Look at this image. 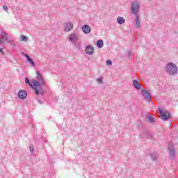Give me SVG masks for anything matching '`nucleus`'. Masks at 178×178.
Here are the masks:
<instances>
[{
    "label": "nucleus",
    "mask_w": 178,
    "mask_h": 178,
    "mask_svg": "<svg viewBox=\"0 0 178 178\" xmlns=\"http://www.w3.org/2000/svg\"><path fill=\"white\" fill-rule=\"evenodd\" d=\"M29 149H30L31 152H34V147H33V146L31 145L29 147Z\"/></svg>",
    "instance_id": "nucleus-27"
},
{
    "label": "nucleus",
    "mask_w": 178,
    "mask_h": 178,
    "mask_svg": "<svg viewBox=\"0 0 178 178\" xmlns=\"http://www.w3.org/2000/svg\"><path fill=\"white\" fill-rule=\"evenodd\" d=\"M24 56H25V58H26L27 60H29L30 58V56H29L28 54H23Z\"/></svg>",
    "instance_id": "nucleus-26"
},
{
    "label": "nucleus",
    "mask_w": 178,
    "mask_h": 178,
    "mask_svg": "<svg viewBox=\"0 0 178 178\" xmlns=\"http://www.w3.org/2000/svg\"><path fill=\"white\" fill-rule=\"evenodd\" d=\"M133 86L136 90H141V87H143V85L138 83V81L137 80L133 81Z\"/></svg>",
    "instance_id": "nucleus-13"
},
{
    "label": "nucleus",
    "mask_w": 178,
    "mask_h": 178,
    "mask_svg": "<svg viewBox=\"0 0 178 178\" xmlns=\"http://www.w3.org/2000/svg\"><path fill=\"white\" fill-rule=\"evenodd\" d=\"M168 152L170 156L174 159V158L176 156V152L175 151V147L173 146V144H168Z\"/></svg>",
    "instance_id": "nucleus-7"
},
{
    "label": "nucleus",
    "mask_w": 178,
    "mask_h": 178,
    "mask_svg": "<svg viewBox=\"0 0 178 178\" xmlns=\"http://www.w3.org/2000/svg\"><path fill=\"white\" fill-rule=\"evenodd\" d=\"M25 83L26 84H29V87H31V88H33V90H34V88H34V84L31 83L30 82V80H29V78H25Z\"/></svg>",
    "instance_id": "nucleus-18"
},
{
    "label": "nucleus",
    "mask_w": 178,
    "mask_h": 178,
    "mask_svg": "<svg viewBox=\"0 0 178 178\" xmlns=\"http://www.w3.org/2000/svg\"><path fill=\"white\" fill-rule=\"evenodd\" d=\"M3 9H4L5 10H8V6H6V5H3Z\"/></svg>",
    "instance_id": "nucleus-28"
},
{
    "label": "nucleus",
    "mask_w": 178,
    "mask_h": 178,
    "mask_svg": "<svg viewBox=\"0 0 178 178\" xmlns=\"http://www.w3.org/2000/svg\"><path fill=\"white\" fill-rule=\"evenodd\" d=\"M36 79L38 81L33 80L32 83L33 84L35 88V92L36 95H39V94H41V95H44V90L42 89V86H45V79L44 77H42V75L40 72H36Z\"/></svg>",
    "instance_id": "nucleus-1"
},
{
    "label": "nucleus",
    "mask_w": 178,
    "mask_h": 178,
    "mask_svg": "<svg viewBox=\"0 0 178 178\" xmlns=\"http://www.w3.org/2000/svg\"><path fill=\"white\" fill-rule=\"evenodd\" d=\"M125 22H126V20L122 17H118L117 18V23H118V24H124V23Z\"/></svg>",
    "instance_id": "nucleus-16"
},
{
    "label": "nucleus",
    "mask_w": 178,
    "mask_h": 178,
    "mask_svg": "<svg viewBox=\"0 0 178 178\" xmlns=\"http://www.w3.org/2000/svg\"><path fill=\"white\" fill-rule=\"evenodd\" d=\"M0 54H5L4 52H3V50L1 49V48H0Z\"/></svg>",
    "instance_id": "nucleus-30"
},
{
    "label": "nucleus",
    "mask_w": 178,
    "mask_h": 178,
    "mask_svg": "<svg viewBox=\"0 0 178 178\" xmlns=\"http://www.w3.org/2000/svg\"><path fill=\"white\" fill-rule=\"evenodd\" d=\"M82 31L84 34H90L91 33V27L88 24H85L82 26Z\"/></svg>",
    "instance_id": "nucleus-11"
},
{
    "label": "nucleus",
    "mask_w": 178,
    "mask_h": 178,
    "mask_svg": "<svg viewBox=\"0 0 178 178\" xmlns=\"http://www.w3.org/2000/svg\"><path fill=\"white\" fill-rule=\"evenodd\" d=\"M18 97L20 99H26L27 98V92L24 90H21L18 92Z\"/></svg>",
    "instance_id": "nucleus-10"
},
{
    "label": "nucleus",
    "mask_w": 178,
    "mask_h": 178,
    "mask_svg": "<svg viewBox=\"0 0 178 178\" xmlns=\"http://www.w3.org/2000/svg\"><path fill=\"white\" fill-rule=\"evenodd\" d=\"M96 45H97V48H102V47H104V40H97Z\"/></svg>",
    "instance_id": "nucleus-17"
},
{
    "label": "nucleus",
    "mask_w": 178,
    "mask_h": 178,
    "mask_svg": "<svg viewBox=\"0 0 178 178\" xmlns=\"http://www.w3.org/2000/svg\"><path fill=\"white\" fill-rule=\"evenodd\" d=\"M131 12L134 16H138V12H140V3L137 1H134L131 6Z\"/></svg>",
    "instance_id": "nucleus-5"
},
{
    "label": "nucleus",
    "mask_w": 178,
    "mask_h": 178,
    "mask_svg": "<svg viewBox=\"0 0 178 178\" xmlns=\"http://www.w3.org/2000/svg\"><path fill=\"white\" fill-rule=\"evenodd\" d=\"M0 54H5L4 52H3V50L1 49V48H0Z\"/></svg>",
    "instance_id": "nucleus-29"
},
{
    "label": "nucleus",
    "mask_w": 178,
    "mask_h": 178,
    "mask_svg": "<svg viewBox=\"0 0 178 178\" xmlns=\"http://www.w3.org/2000/svg\"><path fill=\"white\" fill-rule=\"evenodd\" d=\"M20 41H22L23 42H27L29 41V38L24 35H22L20 36Z\"/></svg>",
    "instance_id": "nucleus-19"
},
{
    "label": "nucleus",
    "mask_w": 178,
    "mask_h": 178,
    "mask_svg": "<svg viewBox=\"0 0 178 178\" xmlns=\"http://www.w3.org/2000/svg\"><path fill=\"white\" fill-rule=\"evenodd\" d=\"M97 81H98V83L100 84H102V78H97Z\"/></svg>",
    "instance_id": "nucleus-25"
},
{
    "label": "nucleus",
    "mask_w": 178,
    "mask_h": 178,
    "mask_svg": "<svg viewBox=\"0 0 178 178\" xmlns=\"http://www.w3.org/2000/svg\"><path fill=\"white\" fill-rule=\"evenodd\" d=\"M159 113L161 119L164 122H168V120L172 119V115L165 108H159Z\"/></svg>",
    "instance_id": "nucleus-4"
},
{
    "label": "nucleus",
    "mask_w": 178,
    "mask_h": 178,
    "mask_svg": "<svg viewBox=\"0 0 178 178\" xmlns=\"http://www.w3.org/2000/svg\"><path fill=\"white\" fill-rule=\"evenodd\" d=\"M142 134H145V136H142V138H149V136H148V131H144Z\"/></svg>",
    "instance_id": "nucleus-21"
},
{
    "label": "nucleus",
    "mask_w": 178,
    "mask_h": 178,
    "mask_svg": "<svg viewBox=\"0 0 178 178\" xmlns=\"http://www.w3.org/2000/svg\"><path fill=\"white\" fill-rule=\"evenodd\" d=\"M145 119H146V120H147V122H149V123H154L155 122V118H154V117H152L149 115H147L145 116Z\"/></svg>",
    "instance_id": "nucleus-15"
},
{
    "label": "nucleus",
    "mask_w": 178,
    "mask_h": 178,
    "mask_svg": "<svg viewBox=\"0 0 178 178\" xmlns=\"http://www.w3.org/2000/svg\"><path fill=\"white\" fill-rule=\"evenodd\" d=\"M73 23L70 22H67L64 23V31L66 33H69V31H72L73 30Z\"/></svg>",
    "instance_id": "nucleus-8"
},
{
    "label": "nucleus",
    "mask_w": 178,
    "mask_h": 178,
    "mask_svg": "<svg viewBox=\"0 0 178 178\" xmlns=\"http://www.w3.org/2000/svg\"><path fill=\"white\" fill-rule=\"evenodd\" d=\"M106 63L108 66H112V60H107Z\"/></svg>",
    "instance_id": "nucleus-23"
},
{
    "label": "nucleus",
    "mask_w": 178,
    "mask_h": 178,
    "mask_svg": "<svg viewBox=\"0 0 178 178\" xmlns=\"http://www.w3.org/2000/svg\"><path fill=\"white\" fill-rule=\"evenodd\" d=\"M86 54L87 55H92L94 54V47L91 45H88L86 47Z\"/></svg>",
    "instance_id": "nucleus-12"
},
{
    "label": "nucleus",
    "mask_w": 178,
    "mask_h": 178,
    "mask_svg": "<svg viewBox=\"0 0 178 178\" xmlns=\"http://www.w3.org/2000/svg\"><path fill=\"white\" fill-rule=\"evenodd\" d=\"M150 156H151L152 161H156V159H158V155H156V154H155V153L150 154Z\"/></svg>",
    "instance_id": "nucleus-20"
},
{
    "label": "nucleus",
    "mask_w": 178,
    "mask_h": 178,
    "mask_svg": "<svg viewBox=\"0 0 178 178\" xmlns=\"http://www.w3.org/2000/svg\"><path fill=\"white\" fill-rule=\"evenodd\" d=\"M141 92H142L143 97H144V99L147 102H151L152 101L151 93H149L148 90H142Z\"/></svg>",
    "instance_id": "nucleus-6"
},
{
    "label": "nucleus",
    "mask_w": 178,
    "mask_h": 178,
    "mask_svg": "<svg viewBox=\"0 0 178 178\" xmlns=\"http://www.w3.org/2000/svg\"><path fill=\"white\" fill-rule=\"evenodd\" d=\"M68 40L75 47L76 49H81V41L79 40V34L76 33H72L68 36Z\"/></svg>",
    "instance_id": "nucleus-2"
},
{
    "label": "nucleus",
    "mask_w": 178,
    "mask_h": 178,
    "mask_svg": "<svg viewBox=\"0 0 178 178\" xmlns=\"http://www.w3.org/2000/svg\"><path fill=\"white\" fill-rule=\"evenodd\" d=\"M27 62L31 63V66L33 67L35 66V63H34V60H33L31 58H29V59L27 60Z\"/></svg>",
    "instance_id": "nucleus-22"
},
{
    "label": "nucleus",
    "mask_w": 178,
    "mask_h": 178,
    "mask_svg": "<svg viewBox=\"0 0 178 178\" xmlns=\"http://www.w3.org/2000/svg\"><path fill=\"white\" fill-rule=\"evenodd\" d=\"M136 16V19H135V27L136 29H140V27H141V25L140 24V17L138 15H135Z\"/></svg>",
    "instance_id": "nucleus-14"
},
{
    "label": "nucleus",
    "mask_w": 178,
    "mask_h": 178,
    "mask_svg": "<svg viewBox=\"0 0 178 178\" xmlns=\"http://www.w3.org/2000/svg\"><path fill=\"white\" fill-rule=\"evenodd\" d=\"M165 70L169 76H176L178 72V67L174 63H168L165 67Z\"/></svg>",
    "instance_id": "nucleus-3"
},
{
    "label": "nucleus",
    "mask_w": 178,
    "mask_h": 178,
    "mask_svg": "<svg viewBox=\"0 0 178 178\" xmlns=\"http://www.w3.org/2000/svg\"><path fill=\"white\" fill-rule=\"evenodd\" d=\"M38 101L39 104H42V101H40V100H38Z\"/></svg>",
    "instance_id": "nucleus-31"
},
{
    "label": "nucleus",
    "mask_w": 178,
    "mask_h": 178,
    "mask_svg": "<svg viewBox=\"0 0 178 178\" xmlns=\"http://www.w3.org/2000/svg\"><path fill=\"white\" fill-rule=\"evenodd\" d=\"M127 57L129 58V59H131V51H127Z\"/></svg>",
    "instance_id": "nucleus-24"
},
{
    "label": "nucleus",
    "mask_w": 178,
    "mask_h": 178,
    "mask_svg": "<svg viewBox=\"0 0 178 178\" xmlns=\"http://www.w3.org/2000/svg\"><path fill=\"white\" fill-rule=\"evenodd\" d=\"M8 33L6 32H1L0 35V44H3L6 41H8Z\"/></svg>",
    "instance_id": "nucleus-9"
}]
</instances>
